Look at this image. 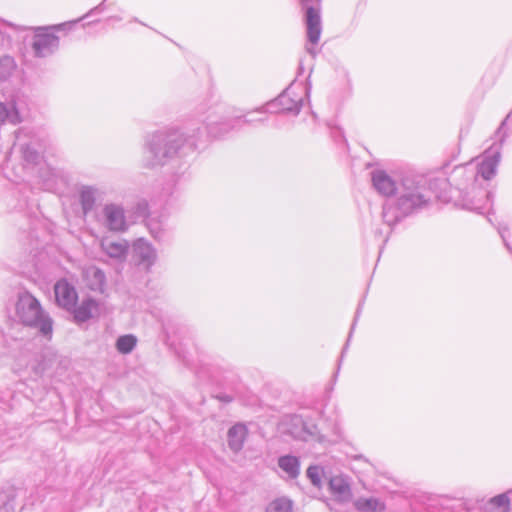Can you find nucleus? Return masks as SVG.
Segmentation results:
<instances>
[{
    "instance_id": "39448f33",
    "label": "nucleus",
    "mask_w": 512,
    "mask_h": 512,
    "mask_svg": "<svg viewBox=\"0 0 512 512\" xmlns=\"http://www.w3.org/2000/svg\"><path fill=\"white\" fill-rule=\"evenodd\" d=\"M302 7L305 9V18L307 26V37L310 45L306 46L309 54L315 56L316 50L314 45L319 42L321 35V17H320V0H303Z\"/></svg>"
},
{
    "instance_id": "7c9ffc66",
    "label": "nucleus",
    "mask_w": 512,
    "mask_h": 512,
    "mask_svg": "<svg viewBox=\"0 0 512 512\" xmlns=\"http://www.w3.org/2000/svg\"><path fill=\"white\" fill-rule=\"evenodd\" d=\"M505 124H506V119L501 123V126L498 128V130L496 132L497 135L502 133V129H503Z\"/></svg>"
},
{
    "instance_id": "0eeeda50",
    "label": "nucleus",
    "mask_w": 512,
    "mask_h": 512,
    "mask_svg": "<svg viewBox=\"0 0 512 512\" xmlns=\"http://www.w3.org/2000/svg\"><path fill=\"white\" fill-rule=\"evenodd\" d=\"M284 432L291 435L296 440L308 441L317 435L316 426L307 423L298 415L287 417L283 423Z\"/></svg>"
},
{
    "instance_id": "2eb2a0df",
    "label": "nucleus",
    "mask_w": 512,
    "mask_h": 512,
    "mask_svg": "<svg viewBox=\"0 0 512 512\" xmlns=\"http://www.w3.org/2000/svg\"><path fill=\"white\" fill-rule=\"evenodd\" d=\"M329 487L335 500L341 503L350 501L352 494L351 489L347 481L340 477H332L329 481Z\"/></svg>"
},
{
    "instance_id": "b1692460",
    "label": "nucleus",
    "mask_w": 512,
    "mask_h": 512,
    "mask_svg": "<svg viewBox=\"0 0 512 512\" xmlns=\"http://www.w3.org/2000/svg\"><path fill=\"white\" fill-rule=\"evenodd\" d=\"M265 512H293V502L286 497L277 498L268 504Z\"/></svg>"
},
{
    "instance_id": "1a4fd4ad",
    "label": "nucleus",
    "mask_w": 512,
    "mask_h": 512,
    "mask_svg": "<svg viewBox=\"0 0 512 512\" xmlns=\"http://www.w3.org/2000/svg\"><path fill=\"white\" fill-rule=\"evenodd\" d=\"M56 302L59 306L71 310L75 308L78 295L75 287L66 279L59 280L54 286Z\"/></svg>"
},
{
    "instance_id": "aec40b11",
    "label": "nucleus",
    "mask_w": 512,
    "mask_h": 512,
    "mask_svg": "<svg viewBox=\"0 0 512 512\" xmlns=\"http://www.w3.org/2000/svg\"><path fill=\"white\" fill-rule=\"evenodd\" d=\"M484 510L486 512H509L510 500L507 494H500L490 498L484 504Z\"/></svg>"
},
{
    "instance_id": "f257e3e1",
    "label": "nucleus",
    "mask_w": 512,
    "mask_h": 512,
    "mask_svg": "<svg viewBox=\"0 0 512 512\" xmlns=\"http://www.w3.org/2000/svg\"><path fill=\"white\" fill-rule=\"evenodd\" d=\"M249 114L221 121L215 113H210L205 119L204 129L197 128L196 132L189 135L179 131L157 132L145 144L143 163L150 168L163 166L182 150L196 148L197 141L202 139L204 134L217 138L240 126V123H253L255 120L249 118Z\"/></svg>"
},
{
    "instance_id": "dca6fc26",
    "label": "nucleus",
    "mask_w": 512,
    "mask_h": 512,
    "mask_svg": "<svg viewBox=\"0 0 512 512\" xmlns=\"http://www.w3.org/2000/svg\"><path fill=\"white\" fill-rule=\"evenodd\" d=\"M372 182L375 189L382 195L390 196L396 191V184L384 171L372 173Z\"/></svg>"
},
{
    "instance_id": "6ab92c4d",
    "label": "nucleus",
    "mask_w": 512,
    "mask_h": 512,
    "mask_svg": "<svg viewBox=\"0 0 512 512\" xmlns=\"http://www.w3.org/2000/svg\"><path fill=\"white\" fill-rule=\"evenodd\" d=\"M278 466L292 479L298 477L300 473L299 459L292 455L281 456L278 459Z\"/></svg>"
},
{
    "instance_id": "9b49d317",
    "label": "nucleus",
    "mask_w": 512,
    "mask_h": 512,
    "mask_svg": "<svg viewBox=\"0 0 512 512\" xmlns=\"http://www.w3.org/2000/svg\"><path fill=\"white\" fill-rule=\"evenodd\" d=\"M59 46V39L54 34L38 32L33 37L32 48L37 57L52 54Z\"/></svg>"
},
{
    "instance_id": "bb28decb",
    "label": "nucleus",
    "mask_w": 512,
    "mask_h": 512,
    "mask_svg": "<svg viewBox=\"0 0 512 512\" xmlns=\"http://www.w3.org/2000/svg\"><path fill=\"white\" fill-rule=\"evenodd\" d=\"M148 229L154 238H161L165 229V220H157L154 217H150L147 222Z\"/></svg>"
},
{
    "instance_id": "cd10ccee",
    "label": "nucleus",
    "mask_w": 512,
    "mask_h": 512,
    "mask_svg": "<svg viewBox=\"0 0 512 512\" xmlns=\"http://www.w3.org/2000/svg\"><path fill=\"white\" fill-rule=\"evenodd\" d=\"M307 477L310 479L311 483L316 486L320 487L321 485V477L323 474V470L319 466H310L307 469Z\"/></svg>"
},
{
    "instance_id": "9d476101",
    "label": "nucleus",
    "mask_w": 512,
    "mask_h": 512,
    "mask_svg": "<svg viewBox=\"0 0 512 512\" xmlns=\"http://www.w3.org/2000/svg\"><path fill=\"white\" fill-rule=\"evenodd\" d=\"M106 227L111 231L122 232L127 229L124 209L117 204H107L103 208Z\"/></svg>"
},
{
    "instance_id": "4be33fe9",
    "label": "nucleus",
    "mask_w": 512,
    "mask_h": 512,
    "mask_svg": "<svg viewBox=\"0 0 512 512\" xmlns=\"http://www.w3.org/2000/svg\"><path fill=\"white\" fill-rule=\"evenodd\" d=\"M98 191L93 187H84L80 193V202L84 213H87L94 206Z\"/></svg>"
},
{
    "instance_id": "5701e85b",
    "label": "nucleus",
    "mask_w": 512,
    "mask_h": 512,
    "mask_svg": "<svg viewBox=\"0 0 512 512\" xmlns=\"http://www.w3.org/2000/svg\"><path fill=\"white\" fill-rule=\"evenodd\" d=\"M137 344V338L132 334L120 336L116 341V349L121 354L131 353Z\"/></svg>"
},
{
    "instance_id": "7ed1b4c3",
    "label": "nucleus",
    "mask_w": 512,
    "mask_h": 512,
    "mask_svg": "<svg viewBox=\"0 0 512 512\" xmlns=\"http://www.w3.org/2000/svg\"><path fill=\"white\" fill-rule=\"evenodd\" d=\"M431 193L425 187V180L406 178L402 183V190L397 199V204L385 203L382 217L389 226L397 223L402 217L410 214L415 209L428 203Z\"/></svg>"
},
{
    "instance_id": "f03ea898",
    "label": "nucleus",
    "mask_w": 512,
    "mask_h": 512,
    "mask_svg": "<svg viewBox=\"0 0 512 512\" xmlns=\"http://www.w3.org/2000/svg\"><path fill=\"white\" fill-rule=\"evenodd\" d=\"M500 146L492 145L485 150L483 155L476 160V165L466 164L454 169L452 181L456 189L464 194L463 200L466 202L465 206L468 209L482 210L485 208L475 201V197L478 194H483L487 202H489L490 193L481 191L478 184V176H481L485 181L495 176L501 156Z\"/></svg>"
},
{
    "instance_id": "c756f323",
    "label": "nucleus",
    "mask_w": 512,
    "mask_h": 512,
    "mask_svg": "<svg viewBox=\"0 0 512 512\" xmlns=\"http://www.w3.org/2000/svg\"><path fill=\"white\" fill-rule=\"evenodd\" d=\"M8 152H5L3 158L0 159V164H3L8 161Z\"/></svg>"
},
{
    "instance_id": "a878e982",
    "label": "nucleus",
    "mask_w": 512,
    "mask_h": 512,
    "mask_svg": "<svg viewBox=\"0 0 512 512\" xmlns=\"http://www.w3.org/2000/svg\"><path fill=\"white\" fill-rule=\"evenodd\" d=\"M15 62L12 57L4 56L0 58V81L6 80L13 73Z\"/></svg>"
},
{
    "instance_id": "a211bd4d",
    "label": "nucleus",
    "mask_w": 512,
    "mask_h": 512,
    "mask_svg": "<svg viewBox=\"0 0 512 512\" xmlns=\"http://www.w3.org/2000/svg\"><path fill=\"white\" fill-rule=\"evenodd\" d=\"M98 312V303L91 299H83L81 304L74 309V318L77 322H85Z\"/></svg>"
},
{
    "instance_id": "4468645a",
    "label": "nucleus",
    "mask_w": 512,
    "mask_h": 512,
    "mask_svg": "<svg viewBox=\"0 0 512 512\" xmlns=\"http://www.w3.org/2000/svg\"><path fill=\"white\" fill-rule=\"evenodd\" d=\"M101 249L110 258L123 260L127 255L129 245L125 240L112 241L104 239L101 242Z\"/></svg>"
},
{
    "instance_id": "412c9836",
    "label": "nucleus",
    "mask_w": 512,
    "mask_h": 512,
    "mask_svg": "<svg viewBox=\"0 0 512 512\" xmlns=\"http://www.w3.org/2000/svg\"><path fill=\"white\" fill-rule=\"evenodd\" d=\"M354 505L357 510L363 512H383L385 510L384 502L374 497L358 498Z\"/></svg>"
},
{
    "instance_id": "ddd939ff",
    "label": "nucleus",
    "mask_w": 512,
    "mask_h": 512,
    "mask_svg": "<svg viewBox=\"0 0 512 512\" xmlns=\"http://www.w3.org/2000/svg\"><path fill=\"white\" fill-rule=\"evenodd\" d=\"M83 280L93 291L103 292L106 284L104 272L96 266H87L83 269Z\"/></svg>"
},
{
    "instance_id": "f8f14e48",
    "label": "nucleus",
    "mask_w": 512,
    "mask_h": 512,
    "mask_svg": "<svg viewBox=\"0 0 512 512\" xmlns=\"http://www.w3.org/2000/svg\"><path fill=\"white\" fill-rule=\"evenodd\" d=\"M20 99L12 97L7 102H0V126L6 122L16 125L22 122Z\"/></svg>"
},
{
    "instance_id": "c85d7f7f",
    "label": "nucleus",
    "mask_w": 512,
    "mask_h": 512,
    "mask_svg": "<svg viewBox=\"0 0 512 512\" xmlns=\"http://www.w3.org/2000/svg\"><path fill=\"white\" fill-rule=\"evenodd\" d=\"M507 230H508V229H507V227H499V228H498V231H499L500 236L502 237V239H503V241H504L505 246L507 247V249H508L509 251H511V248H510V246L508 245V243H507V241H506V236H505V233H506V231H507Z\"/></svg>"
},
{
    "instance_id": "f3484780",
    "label": "nucleus",
    "mask_w": 512,
    "mask_h": 512,
    "mask_svg": "<svg viewBox=\"0 0 512 512\" xmlns=\"http://www.w3.org/2000/svg\"><path fill=\"white\" fill-rule=\"evenodd\" d=\"M247 428L243 424H236L228 431V445L234 452H239L244 445Z\"/></svg>"
},
{
    "instance_id": "20e7f679",
    "label": "nucleus",
    "mask_w": 512,
    "mask_h": 512,
    "mask_svg": "<svg viewBox=\"0 0 512 512\" xmlns=\"http://www.w3.org/2000/svg\"><path fill=\"white\" fill-rule=\"evenodd\" d=\"M15 317L22 325L36 329L43 336L51 337L53 320L31 293L24 291L18 294Z\"/></svg>"
},
{
    "instance_id": "393cba45",
    "label": "nucleus",
    "mask_w": 512,
    "mask_h": 512,
    "mask_svg": "<svg viewBox=\"0 0 512 512\" xmlns=\"http://www.w3.org/2000/svg\"><path fill=\"white\" fill-rule=\"evenodd\" d=\"M22 158L24 161L25 167L39 165L41 162V155L30 145H25L21 147Z\"/></svg>"
},
{
    "instance_id": "423d86ee",
    "label": "nucleus",
    "mask_w": 512,
    "mask_h": 512,
    "mask_svg": "<svg viewBox=\"0 0 512 512\" xmlns=\"http://www.w3.org/2000/svg\"><path fill=\"white\" fill-rule=\"evenodd\" d=\"M303 96L290 86L275 100L256 110L258 113H291L297 115L302 106Z\"/></svg>"
},
{
    "instance_id": "6e6552de",
    "label": "nucleus",
    "mask_w": 512,
    "mask_h": 512,
    "mask_svg": "<svg viewBox=\"0 0 512 512\" xmlns=\"http://www.w3.org/2000/svg\"><path fill=\"white\" fill-rule=\"evenodd\" d=\"M133 257L145 269H150L157 260V251L151 243L139 238L132 245Z\"/></svg>"
}]
</instances>
